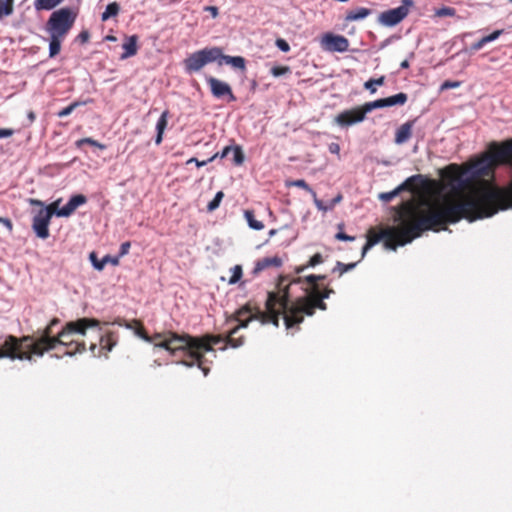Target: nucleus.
Wrapping results in <instances>:
<instances>
[{
    "mask_svg": "<svg viewBox=\"0 0 512 512\" xmlns=\"http://www.w3.org/2000/svg\"><path fill=\"white\" fill-rule=\"evenodd\" d=\"M458 207L451 206L445 210H439L433 209L430 204L422 207L412 202L403 203L394 216L397 226L387 227L379 233H376L374 228L368 231L367 242L362 249V258L382 239L386 249L395 251L398 246H404L420 237L425 230H438L439 226L446 223H455L458 217L451 212Z\"/></svg>",
    "mask_w": 512,
    "mask_h": 512,
    "instance_id": "obj_1",
    "label": "nucleus"
},
{
    "mask_svg": "<svg viewBox=\"0 0 512 512\" xmlns=\"http://www.w3.org/2000/svg\"><path fill=\"white\" fill-rule=\"evenodd\" d=\"M59 319L54 318L43 329L38 330L35 336H24L18 339L7 336L0 349V357H8L12 360H32L33 356L42 357L44 352L55 349L58 345L66 348L65 355H75L85 351V343L73 338L74 335L85 336L88 328L99 327L100 322L93 318H80L70 321L57 333L54 327L59 324Z\"/></svg>",
    "mask_w": 512,
    "mask_h": 512,
    "instance_id": "obj_2",
    "label": "nucleus"
},
{
    "mask_svg": "<svg viewBox=\"0 0 512 512\" xmlns=\"http://www.w3.org/2000/svg\"><path fill=\"white\" fill-rule=\"evenodd\" d=\"M263 318H266L265 311L245 305L235 313V320L239 322V325L233 328L226 337L205 336L197 338L190 335L170 334L167 339L157 345L164 347L172 356H181L182 360L177 361L178 364L186 367L197 365L207 376L209 368L205 366L204 354L214 352L212 346L220 343H225L223 349L227 345L233 348L240 347L243 344V339L234 337L239 328L247 327L248 323L254 319L266 324L267 322H264Z\"/></svg>",
    "mask_w": 512,
    "mask_h": 512,
    "instance_id": "obj_3",
    "label": "nucleus"
},
{
    "mask_svg": "<svg viewBox=\"0 0 512 512\" xmlns=\"http://www.w3.org/2000/svg\"><path fill=\"white\" fill-rule=\"evenodd\" d=\"M305 291L307 296L299 297L295 301H290L288 289L269 292L265 303L266 318H263V321L278 326L279 317L282 315L286 327L290 328L303 321V314L312 316L316 308L327 309L323 299L309 292L308 289Z\"/></svg>",
    "mask_w": 512,
    "mask_h": 512,
    "instance_id": "obj_4",
    "label": "nucleus"
},
{
    "mask_svg": "<svg viewBox=\"0 0 512 512\" xmlns=\"http://www.w3.org/2000/svg\"><path fill=\"white\" fill-rule=\"evenodd\" d=\"M60 200L54 201L48 206H44V203L38 199H29V203L32 206H39L41 209L37 211L32 219V229L36 236L41 239H47L49 237V224L52 216L58 211V205Z\"/></svg>",
    "mask_w": 512,
    "mask_h": 512,
    "instance_id": "obj_5",
    "label": "nucleus"
},
{
    "mask_svg": "<svg viewBox=\"0 0 512 512\" xmlns=\"http://www.w3.org/2000/svg\"><path fill=\"white\" fill-rule=\"evenodd\" d=\"M77 17V11L72 8H61L54 11L46 24V30L49 35L64 37L72 28Z\"/></svg>",
    "mask_w": 512,
    "mask_h": 512,
    "instance_id": "obj_6",
    "label": "nucleus"
},
{
    "mask_svg": "<svg viewBox=\"0 0 512 512\" xmlns=\"http://www.w3.org/2000/svg\"><path fill=\"white\" fill-rule=\"evenodd\" d=\"M222 56L220 48H205L192 53L184 60L185 70L188 73L200 71L206 64L217 61Z\"/></svg>",
    "mask_w": 512,
    "mask_h": 512,
    "instance_id": "obj_7",
    "label": "nucleus"
},
{
    "mask_svg": "<svg viewBox=\"0 0 512 512\" xmlns=\"http://www.w3.org/2000/svg\"><path fill=\"white\" fill-rule=\"evenodd\" d=\"M413 5L412 0H402V5L382 12L378 22L386 27H392L400 23L409 13V7Z\"/></svg>",
    "mask_w": 512,
    "mask_h": 512,
    "instance_id": "obj_8",
    "label": "nucleus"
},
{
    "mask_svg": "<svg viewBox=\"0 0 512 512\" xmlns=\"http://www.w3.org/2000/svg\"><path fill=\"white\" fill-rule=\"evenodd\" d=\"M369 112H371V110H367V103H365L362 107H356L339 113L335 117L334 122L340 127H349L362 122Z\"/></svg>",
    "mask_w": 512,
    "mask_h": 512,
    "instance_id": "obj_9",
    "label": "nucleus"
},
{
    "mask_svg": "<svg viewBox=\"0 0 512 512\" xmlns=\"http://www.w3.org/2000/svg\"><path fill=\"white\" fill-rule=\"evenodd\" d=\"M322 47L330 52H345L349 48V41L342 35L326 34L321 40Z\"/></svg>",
    "mask_w": 512,
    "mask_h": 512,
    "instance_id": "obj_10",
    "label": "nucleus"
},
{
    "mask_svg": "<svg viewBox=\"0 0 512 512\" xmlns=\"http://www.w3.org/2000/svg\"><path fill=\"white\" fill-rule=\"evenodd\" d=\"M117 344V337L113 332H107L100 335L99 348L97 344L91 343L89 350L92 355L97 357L112 351L114 346Z\"/></svg>",
    "mask_w": 512,
    "mask_h": 512,
    "instance_id": "obj_11",
    "label": "nucleus"
},
{
    "mask_svg": "<svg viewBox=\"0 0 512 512\" xmlns=\"http://www.w3.org/2000/svg\"><path fill=\"white\" fill-rule=\"evenodd\" d=\"M211 93L215 98L227 97L228 101H235L236 98L229 84L212 76L206 77Z\"/></svg>",
    "mask_w": 512,
    "mask_h": 512,
    "instance_id": "obj_12",
    "label": "nucleus"
},
{
    "mask_svg": "<svg viewBox=\"0 0 512 512\" xmlns=\"http://www.w3.org/2000/svg\"><path fill=\"white\" fill-rule=\"evenodd\" d=\"M408 97L405 93H398L396 95L378 99L372 102L367 103V110H374L378 108L390 107L394 105H404L407 101Z\"/></svg>",
    "mask_w": 512,
    "mask_h": 512,
    "instance_id": "obj_13",
    "label": "nucleus"
},
{
    "mask_svg": "<svg viewBox=\"0 0 512 512\" xmlns=\"http://www.w3.org/2000/svg\"><path fill=\"white\" fill-rule=\"evenodd\" d=\"M419 175H414L406 179L401 185L390 192H384L379 194V199L384 202H390L396 196H398L404 190H412L415 181L419 178Z\"/></svg>",
    "mask_w": 512,
    "mask_h": 512,
    "instance_id": "obj_14",
    "label": "nucleus"
},
{
    "mask_svg": "<svg viewBox=\"0 0 512 512\" xmlns=\"http://www.w3.org/2000/svg\"><path fill=\"white\" fill-rule=\"evenodd\" d=\"M86 201L87 199L84 195H74L69 199L65 206L58 209L56 215L58 217H69L80 205L85 204Z\"/></svg>",
    "mask_w": 512,
    "mask_h": 512,
    "instance_id": "obj_15",
    "label": "nucleus"
},
{
    "mask_svg": "<svg viewBox=\"0 0 512 512\" xmlns=\"http://www.w3.org/2000/svg\"><path fill=\"white\" fill-rule=\"evenodd\" d=\"M134 323H135V325H137V328L135 330L136 335L139 336L140 338H142L143 340H145L146 342L155 343L156 348H162L161 346H158L157 344H159L162 341H164L165 339H167L170 334H175L174 332H168L165 334L157 333L153 337H150L145 332L144 328L141 325H139L138 322L135 321Z\"/></svg>",
    "mask_w": 512,
    "mask_h": 512,
    "instance_id": "obj_16",
    "label": "nucleus"
},
{
    "mask_svg": "<svg viewBox=\"0 0 512 512\" xmlns=\"http://www.w3.org/2000/svg\"><path fill=\"white\" fill-rule=\"evenodd\" d=\"M134 323H135V325H137V328L135 330L136 335L139 336L140 338H142L143 340H145L146 342L155 343L156 348H162L161 346H158L157 344H159L162 341H164L165 339H167L170 334H175L174 332H168L165 334L157 333L153 337H150L145 332L144 328L141 325H139L138 322L135 321Z\"/></svg>",
    "mask_w": 512,
    "mask_h": 512,
    "instance_id": "obj_17",
    "label": "nucleus"
},
{
    "mask_svg": "<svg viewBox=\"0 0 512 512\" xmlns=\"http://www.w3.org/2000/svg\"><path fill=\"white\" fill-rule=\"evenodd\" d=\"M282 265V259L278 256L264 257L259 259L254 267L253 273L258 274L259 272L268 269L270 267H280Z\"/></svg>",
    "mask_w": 512,
    "mask_h": 512,
    "instance_id": "obj_18",
    "label": "nucleus"
},
{
    "mask_svg": "<svg viewBox=\"0 0 512 512\" xmlns=\"http://www.w3.org/2000/svg\"><path fill=\"white\" fill-rule=\"evenodd\" d=\"M137 41L138 37L136 35H132L126 38L122 45V48L124 49V53L120 57L122 60L132 57L137 53Z\"/></svg>",
    "mask_w": 512,
    "mask_h": 512,
    "instance_id": "obj_19",
    "label": "nucleus"
},
{
    "mask_svg": "<svg viewBox=\"0 0 512 512\" xmlns=\"http://www.w3.org/2000/svg\"><path fill=\"white\" fill-rule=\"evenodd\" d=\"M412 134V123L406 122L402 124L396 131L395 142L397 144L405 143Z\"/></svg>",
    "mask_w": 512,
    "mask_h": 512,
    "instance_id": "obj_20",
    "label": "nucleus"
},
{
    "mask_svg": "<svg viewBox=\"0 0 512 512\" xmlns=\"http://www.w3.org/2000/svg\"><path fill=\"white\" fill-rule=\"evenodd\" d=\"M219 64L224 62L227 65H231L233 68L245 70V59L241 56H229L223 55L219 57Z\"/></svg>",
    "mask_w": 512,
    "mask_h": 512,
    "instance_id": "obj_21",
    "label": "nucleus"
},
{
    "mask_svg": "<svg viewBox=\"0 0 512 512\" xmlns=\"http://www.w3.org/2000/svg\"><path fill=\"white\" fill-rule=\"evenodd\" d=\"M372 13V11L365 7H358L356 9L350 10L345 19L347 21H359L365 19L367 16H369Z\"/></svg>",
    "mask_w": 512,
    "mask_h": 512,
    "instance_id": "obj_22",
    "label": "nucleus"
},
{
    "mask_svg": "<svg viewBox=\"0 0 512 512\" xmlns=\"http://www.w3.org/2000/svg\"><path fill=\"white\" fill-rule=\"evenodd\" d=\"M64 0H35L34 8L37 11L41 10H52L59 4H61Z\"/></svg>",
    "mask_w": 512,
    "mask_h": 512,
    "instance_id": "obj_23",
    "label": "nucleus"
},
{
    "mask_svg": "<svg viewBox=\"0 0 512 512\" xmlns=\"http://www.w3.org/2000/svg\"><path fill=\"white\" fill-rule=\"evenodd\" d=\"M64 37L50 35V43H49V56L51 58L55 57L59 54L61 49V42Z\"/></svg>",
    "mask_w": 512,
    "mask_h": 512,
    "instance_id": "obj_24",
    "label": "nucleus"
},
{
    "mask_svg": "<svg viewBox=\"0 0 512 512\" xmlns=\"http://www.w3.org/2000/svg\"><path fill=\"white\" fill-rule=\"evenodd\" d=\"M14 11V0H0V20L10 16Z\"/></svg>",
    "mask_w": 512,
    "mask_h": 512,
    "instance_id": "obj_25",
    "label": "nucleus"
},
{
    "mask_svg": "<svg viewBox=\"0 0 512 512\" xmlns=\"http://www.w3.org/2000/svg\"><path fill=\"white\" fill-rule=\"evenodd\" d=\"M120 11V6L118 3L113 2L107 5L105 11L101 15L102 21H107L111 17H115L118 15Z\"/></svg>",
    "mask_w": 512,
    "mask_h": 512,
    "instance_id": "obj_26",
    "label": "nucleus"
},
{
    "mask_svg": "<svg viewBox=\"0 0 512 512\" xmlns=\"http://www.w3.org/2000/svg\"><path fill=\"white\" fill-rule=\"evenodd\" d=\"M244 216L250 228L254 230H262L264 228L263 223L255 219L253 211L246 210Z\"/></svg>",
    "mask_w": 512,
    "mask_h": 512,
    "instance_id": "obj_27",
    "label": "nucleus"
},
{
    "mask_svg": "<svg viewBox=\"0 0 512 512\" xmlns=\"http://www.w3.org/2000/svg\"><path fill=\"white\" fill-rule=\"evenodd\" d=\"M322 262H323L322 255L320 253H316L315 255H313L310 258L308 264L296 267L295 272L298 274L302 273L307 267H314L318 264H321Z\"/></svg>",
    "mask_w": 512,
    "mask_h": 512,
    "instance_id": "obj_28",
    "label": "nucleus"
},
{
    "mask_svg": "<svg viewBox=\"0 0 512 512\" xmlns=\"http://www.w3.org/2000/svg\"><path fill=\"white\" fill-rule=\"evenodd\" d=\"M89 259H90L93 267L98 271H101L105 267V265L108 263V258H102L101 260H98L95 252L90 253Z\"/></svg>",
    "mask_w": 512,
    "mask_h": 512,
    "instance_id": "obj_29",
    "label": "nucleus"
},
{
    "mask_svg": "<svg viewBox=\"0 0 512 512\" xmlns=\"http://www.w3.org/2000/svg\"><path fill=\"white\" fill-rule=\"evenodd\" d=\"M384 80H385V77L384 76H381L380 78H377V79H370L368 81L365 82L364 84V87L369 90L371 93H375L376 92V85H383L384 84Z\"/></svg>",
    "mask_w": 512,
    "mask_h": 512,
    "instance_id": "obj_30",
    "label": "nucleus"
},
{
    "mask_svg": "<svg viewBox=\"0 0 512 512\" xmlns=\"http://www.w3.org/2000/svg\"><path fill=\"white\" fill-rule=\"evenodd\" d=\"M232 275L228 281L229 284H236L242 277V267L240 265H235L230 269Z\"/></svg>",
    "mask_w": 512,
    "mask_h": 512,
    "instance_id": "obj_31",
    "label": "nucleus"
},
{
    "mask_svg": "<svg viewBox=\"0 0 512 512\" xmlns=\"http://www.w3.org/2000/svg\"><path fill=\"white\" fill-rule=\"evenodd\" d=\"M223 197L224 193L222 191L217 192L214 199L208 203L207 210L209 212L216 210L219 207Z\"/></svg>",
    "mask_w": 512,
    "mask_h": 512,
    "instance_id": "obj_32",
    "label": "nucleus"
},
{
    "mask_svg": "<svg viewBox=\"0 0 512 512\" xmlns=\"http://www.w3.org/2000/svg\"><path fill=\"white\" fill-rule=\"evenodd\" d=\"M233 162L236 165H241L244 162V154L240 146L232 147Z\"/></svg>",
    "mask_w": 512,
    "mask_h": 512,
    "instance_id": "obj_33",
    "label": "nucleus"
},
{
    "mask_svg": "<svg viewBox=\"0 0 512 512\" xmlns=\"http://www.w3.org/2000/svg\"><path fill=\"white\" fill-rule=\"evenodd\" d=\"M167 117H168V111H164L157 121L156 130H157V132H159V134H163V132L167 126Z\"/></svg>",
    "mask_w": 512,
    "mask_h": 512,
    "instance_id": "obj_34",
    "label": "nucleus"
},
{
    "mask_svg": "<svg viewBox=\"0 0 512 512\" xmlns=\"http://www.w3.org/2000/svg\"><path fill=\"white\" fill-rule=\"evenodd\" d=\"M356 266V263H349L344 264L342 262H337L335 268L333 269L334 272L338 271L340 275L344 274L345 272H348L352 269H354Z\"/></svg>",
    "mask_w": 512,
    "mask_h": 512,
    "instance_id": "obj_35",
    "label": "nucleus"
},
{
    "mask_svg": "<svg viewBox=\"0 0 512 512\" xmlns=\"http://www.w3.org/2000/svg\"><path fill=\"white\" fill-rule=\"evenodd\" d=\"M81 103L80 102H73L69 106L63 108L57 113V116L60 118L66 117L70 115Z\"/></svg>",
    "mask_w": 512,
    "mask_h": 512,
    "instance_id": "obj_36",
    "label": "nucleus"
},
{
    "mask_svg": "<svg viewBox=\"0 0 512 512\" xmlns=\"http://www.w3.org/2000/svg\"><path fill=\"white\" fill-rule=\"evenodd\" d=\"M311 293H313L314 295H317L318 297H320L321 299H327L329 298V296L334 292L332 289H324L323 291H320L318 289V287H312V289L309 291Z\"/></svg>",
    "mask_w": 512,
    "mask_h": 512,
    "instance_id": "obj_37",
    "label": "nucleus"
},
{
    "mask_svg": "<svg viewBox=\"0 0 512 512\" xmlns=\"http://www.w3.org/2000/svg\"><path fill=\"white\" fill-rule=\"evenodd\" d=\"M287 185L302 188V189L308 191L310 194H312L314 192V190L303 179L291 181Z\"/></svg>",
    "mask_w": 512,
    "mask_h": 512,
    "instance_id": "obj_38",
    "label": "nucleus"
},
{
    "mask_svg": "<svg viewBox=\"0 0 512 512\" xmlns=\"http://www.w3.org/2000/svg\"><path fill=\"white\" fill-rule=\"evenodd\" d=\"M289 71L290 69L287 66H274L271 68V74L274 77H280L282 75L287 74Z\"/></svg>",
    "mask_w": 512,
    "mask_h": 512,
    "instance_id": "obj_39",
    "label": "nucleus"
},
{
    "mask_svg": "<svg viewBox=\"0 0 512 512\" xmlns=\"http://www.w3.org/2000/svg\"><path fill=\"white\" fill-rule=\"evenodd\" d=\"M326 278L325 275H309L307 277L304 278V280L306 282H308L310 285H312V287H318L317 286V281H320V280H324Z\"/></svg>",
    "mask_w": 512,
    "mask_h": 512,
    "instance_id": "obj_40",
    "label": "nucleus"
},
{
    "mask_svg": "<svg viewBox=\"0 0 512 512\" xmlns=\"http://www.w3.org/2000/svg\"><path fill=\"white\" fill-rule=\"evenodd\" d=\"M312 197H313V200H314V204L316 205V207L321 210V211H328L330 210V207H328V205H325L323 203V201H321L320 199L317 198V195H316V192L314 191L312 194Z\"/></svg>",
    "mask_w": 512,
    "mask_h": 512,
    "instance_id": "obj_41",
    "label": "nucleus"
},
{
    "mask_svg": "<svg viewBox=\"0 0 512 512\" xmlns=\"http://www.w3.org/2000/svg\"><path fill=\"white\" fill-rule=\"evenodd\" d=\"M232 151V146H226L220 153L214 154L208 161H213L214 159L220 157L225 158L227 157Z\"/></svg>",
    "mask_w": 512,
    "mask_h": 512,
    "instance_id": "obj_42",
    "label": "nucleus"
},
{
    "mask_svg": "<svg viewBox=\"0 0 512 512\" xmlns=\"http://www.w3.org/2000/svg\"><path fill=\"white\" fill-rule=\"evenodd\" d=\"M502 32H503L502 30H496L493 33H491L490 35L483 37L485 43L487 44L489 42L496 40L502 34Z\"/></svg>",
    "mask_w": 512,
    "mask_h": 512,
    "instance_id": "obj_43",
    "label": "nucleus"
},
{
    "mask_svg": "<svg viewBox=\"0 0 512 512\" xmlns=\"http://www.w3.org/2000/svg\"><path fill=\"white\" fill-rule=\"evenodd\" d=\"M502 32H503L502 30H496L493 33H491L490 35L483 37L485 43L487 44L489 42L496 40L502 34Z\"/></svg>",
    "mask_w": 512,
    "mask_h": 512,
    "instance_id": "obj_44",
    "label": "nucleus"
},
{
    "mask_svg": "<svg viewBox=\"0 0 512 512\" xmlns=\"http://www.w3.org/2000/svg\"><path fill=\"white\" fill-rule=\"evenodd\" d=\"M130 247H131L130 242L127 241V242L122 243L121 246H120V251H119V255H118L119 258L125 256L126 254H128L129 250H130Z\"/></svg>",
    "mask_w": 512,
    "mask_h": 512,
    "instance_id": "obj_45",
    "label": "nucleus"
},
{
    "mask_svg": "<svg viewBox=\"0 0 512 512\" xmlns=\"http://www.w3.org/2000/svg\"><path fill=\"white\" fill-rule=\"evenodd\" d=\"M276 45L283 52H288L290 50L289 44L284 39H277Z\"/></svg>",
    "mask_w": 512,
    "mask_h": 512,
    "instance_id": "obj_46",
    "label": "nucleus"
},
{
    "mask_svg": "<svg viewBox=\"0 0 512 512\" xmlns=\"http://www.w3.org/2000/svg\"><path fill=\"white\" fill-rule=\"evenodd\" d=\"M455 14V10L450 7H445L440 10H438L437 15L438 16H453Z\"/></svg>",
    "mask_w": 512,
    "mask_h": 512,
    "instance_id": "obj_47",
    "label": "nucleus"
},
{
    "mask_svg": "<svg viewBox=\"0 0 512 512\" xmlns=\"http://www.w3.org/2000/svg\"><path fill=\"white\" fill-rule=\"evenodd\" d=\"M335 237H336V239L341 240V241H354L355 240L354 236H349L343 232H338Z\"/></svg>",
    "mask_w": 512,
    "mask_h": 512,
    "instance_id": "obj_48",
    "label": "nucleus"
},
{
    "mask_svg": "<svg viewBox=\"0 0 512 512\" xmlns=\"http://www.w3.org/2000/svg\"><path fill=\"white\" fill-rule=\"evenodd\" d=\"M82 143H88L90 145L97 146V147H99L101 149L104 148V146L102 144L98 143L97 141H95V140H93L91 138H84V139H82V140H80L78 142V144H82Z\"/></svg>",
    "mask_w": 512,
    "mask_h": 512,
    "instance_id": "obj_49",
    "label": "nucleus"
},
{
    "mask_svg": "<svg viewBox=\"0 0 512 512\" xmlns=\"http://www.w3.org/2000/svg\"><path fill=\"white\" fill-rule=\"evenodd\" d=\"M485 45H486V43L484 41V38H481L479 41L472 44L471 48L474 51H478V50L482 49Z\"/></svg>",
    "mask_w": 512,
    "mask_h": 512,
    "instance_id": "obj_50",
    "label": "nucleus"
},
{
    "mask_svg": "<svg viewBox=\"0 0 512 512\" xmlns=\"http://www.w3.org/2000/svg\"><path fill=\"white\" fill-rule=\"evenodd\" d=\"M329 152L332 154H339L340 152V146L337 143H330L328 146Z\"/></svg>",
    "mask_w": 512,
    "mask_h": 512,
    "instance_id": "obj_51",
    "label": "nucleus"
},
{
    "mask_svg": "<svg viewBox=\"0 0 512 512\" xmlns=\"http://www.w3.org/2000/svg\"><path fill=\"white\" fill-rule=\"evenodd\" d=\"M342 200V195L338 194L335 198H333L330 203L328 204V207H330V210H332L338 203H340Z\"/></svg>",
    "mask_w": 512,
    "mask_h": 512,
    "instance_id": "obj_52",
    "label": "nucleus"
},
{
    "mask_svg": "<svg viewBox=\"0 0 512 512\" xmlns=\"http://www.w3.org/2000/svg\"><path fill=\"white\" fill-rule=\"evenodd\" d=\"M204 10L210 12L213 18H216L218 16V8L216 6H206L204 7Z\"/></svg>",
    "mask_w": 512,
    "mask_h": 512,
    "instance_id": "obj_53",
    "label": "nucleus"
},
{
    "mask_svg": "<svg viewBox=\"0 0 512 512\" xmlns=\"http://www.w3.org/2000/svg\"><path fill=\"white\" fill-rule=\"evenodd\" d=\"M0 223H2L8 229V231H10V232L12 231L13 225H12V222L8 218L0 217Z\"/></svg>",
    "mask_w": 512,
    "mask_h": 512,
    "instance_id": "obj_54",
    "label": "nucleus"
},
{
    "mask_svg": "<svg viewBox=\"0 0 512 512\" xmlns=\"http://www.w3.org/2000/svg\"><path fill=\"white\" fill-rule=\"evenodd\" d=\"M460 85L459 82H450L446 81L442 84V89H448V88H456Z\"/></svg>",
    "mask_w": 512,
    "mask_h": 512,
    "instance_id": "obj_55",
    "label": "nucleus"
},
{
    "mask_svg": "<svg viewBox=\"0 0 512 512\" xmlns=\"http://www.w3.org/2000/svg\"><path fill=\"white\" fill-rule=\"evenodd\" d=\"M89 32L88 31H82L79 35H78V39L82 42V43H85L89 40Z\"/></svg>",
    "mask_w": 512,
    "mask_h": 512,
    "instance_id": "obj_56",
    "label": "nucleus"
},
{
    "mask_svg": "<svg viewBox=\"0 0 512 512\" xmlns=\"http://www.w3.org/2000/svg\"><path fill=\"white\" fill-rule=\"evenodd\" d=\"M13 134L11 129H0V138H7Z\"/></svg>",
    "mask_w": 512,
    "mask_h": 512,
    "instance_id": "obj_57",
    "label": "nucleus"
},
{
    "mask_svg": "<svg viewBox=\"0 0 512 512\" xmlns=\"http://www.w3.org/2000/svg\"><path fill=\"white\" fill-rule=\"evenodd\" d=\"M103 258H108V263H110V264H112L114 266L119 264V256L112 257L110 255H106Z\"/></svg>",
    "mask_w": 512,
    "mask_h": 512,
    "instance_id": "obj_58",
    "label": "nucleus"
},
{
    "mask_svg": "<svg viewBox=\"0 0 512 512\" xmlns=\"http://www.w3.org/2000/svg\"><path fill=\"white\" fill-rule=\"evenodd\" d=\"M190 162H195V163H196V165H197L198 167H201V166L206 165L209 161L207 160V161H201V162H200V161H198L196 158H191V159L188 161V163H190Z\"/></svg>",
    "mask_w": 512,
    "mask_h": 512,
    "instance_id": "obj_59",
    "label": "nucleus"
},
{
    "mask_svg": "<svg viewBox=\"0 0 512 512\" xmlns=\"http://www.w3.org/2000/svg\"><path fill=\"white\" fill-rule=\"evenodd\" d=\"M162 135L163 134H159V132H157V136H156V139H155V143L156 144H160L162 142Z\"/></svg>",
    "mask_w": 512,
    "mask_h": 512,
    "instance_id": "obj_60",
    "label": "nucleus"
},
{
    "mask_svg": "<svg viewBox=\"0 0 512 512\" xmlns=\"http://www.w3.org/2000/svg\"><path fill=\"white\" fill-rule=\"evenodd\" d=\"M400 67H401L402 69H406V68H408V67H409V62H408V60H404L403 62H401Z\"/></svg>",
    "mask_w": 512,
    "mask_h": 512,
    "instance_id": "obj_61",
    "label": "nucleus"
},
{
    "mask_svg": "<svg viewBox=\"0 0 512 512\" xmlns=\"http://www.w3.org/2000/svg\"><path fill=\"white\" fill-rule=\"evenodd\" d=\"M302 280H303V279H302L301 277H298L297 279L293 280V281L291 282V284H293V283H300V282H302Z\"/></svg>",
    "mask_w": 512,
    "mask_h": 512,
    "instance_id": "obj_62",
    "label": "nucleus"
},
{
    "mask_svg": "<svg viewBox=\"0 0 512 512\" xmlns=\"http://www.w3.org/2000/svg\"><path fill=\"white\" fill-rule=\"evenodd\" d=\"M29 118H30L31 121L34 120L35 116H34V114L32 112L29 114Z\"/></svg>",
    "mask_w": 512,
    "mask_h": 512,
    "instance_id": "obj_63",
    "label": "nucleus"
},
{
    "mask_svg": "<svg viewBox=\"0 0 512 512\" xmlns=\"http://www.w3.org/2000/svg\"><path fill=\"white\" fill-rule=\"evenodd\" d=\"M107 39H108V40L113 41V40H115V37H113V36H108V37H107Z\"/></svg>",
    "mask_w": 512,
    "mask_h": 512,
    "instance_id": "obj_64",
    "label": "nucleus"
}]
</instances>
